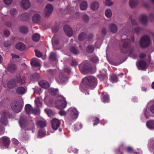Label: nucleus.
<instances>
[{
	"instance_id": "24",
	"label": "nucleus",
	"mask_w": 154,
	"mask_h": 154,
	"mask_svg": "<svg viewBox=\"0 0 154 154\" xmlns=\"http://www.w3.org/2000/svg\"><path fill=\"white\" fill-rule=\"evenodd\" d=\"M16 48L20 50H23L26 49V47L24 44L20 42L17 43L16 45Z\"/></svg>"
},
{
	"instance_id": "28",
	"label": "nucleus",
	"mask_w": 154,
	"mask_h": 154,
	"mask_svg": "<svg viewBox=\"0 0 154 154\" xmlns=\"http://www.w3.org/2000/svg\"><path fill=\"white\" fill-rule=\"evenodd\" d=\"M59 77L60 82H65L67 80V78L62 73H60L59 74Z\"/></svg>"
},
{
	"instance_id": "5",
	"label": "nucleus",
	"mask_w": 154,
	"mask_h": 154,
	"mask_svg": "<svg viewBox=\"0 0 154 154\" xmlns=\"http://www.w3.org/2000/svg\"><path fill=\"white\" fill-rule=\"evenodd\" d=\"M150 42L149 37L144 36L142 37L140 40V45L142 47H146L148 46Z\"/></svg>"
},
{
	"instance_id": "56",
	"label": "nucleus",
	"mask_w": 154,
	"mask_h": 154,
	"mask_svg": "<svg viewBox=\"0 0 154 154\" xmlns=\"http://www.w3.org/2000/svg\"><path fill=\"white\" fill-rule=\"evenodd\" d=\"M94 125H97L99 122V120L98 118L96 117L95 118V119L94 120Z\"/></svg>"
},
{
	"instance_id": "20",
	"label": "nucleus",
	"mask_w": 154,
	"mask_h": 154,
	"mask_svg": "<svg viewBox=\"0 0 154 154\" xmlns=\"http://www.w3.org/2000/svg\"><path fill=\"white\" fill-rule=\"evenodd\" d=\"M110 31L113 33H116L118 31L117 26L114 24H111L109 26Z\"/></svg>"
},
{
	"instance_id": "18",
	"label": "nucleus",
	"mask_w": 154,
	"mask_h": 154,
	"mask_svg": "<svg viewBox=\"0 0 154 154\" xmlns=\"http://www.w3.org/2000/svg\"><path fill=\"white\" fill-rule=\"evenodd\" d=\"M17 85V83L14 80L9 81L7 84L8 88L10 89L13 88Z\"/></svg>"
},
{
	"instance_id": "8",
	"label": "nucleus",
	"mask_w": 154,
	"mask_h": 154,
	"mask_svg": "<svg viewBox=\"0 0 154 154\" xmlns=\"http://www.w3.org/2000/svg\"><path fill=\"white\" fill-rule=\"evenodd\" d=\"M129 40L128 39H126L125 40H123L122 42V50L123 49H125V51H123V50L122 52L124 53H126L128 51L129 48Z\"/></svg>"
},
{
	"instance_id": "57",
	"label": "nucleus",
	"mask_w": 154,
	"mask_h": 154,
	"mask_svg": "<svg viewBox=\"0 0 154 154\" xmlns=\"http://www.w3.org/2000/svg\"><path fill=\"white\" fill-rule=\"evenodd\" d=\"M11 55L12 56V58L13 59L15 60L16 59L19 58V57L18 55H16L14 54H11Z\"/></svg>"
},
{
	"instance_id": "64",
	"label": "nucleus",
	"mask_w": 154,
	"mask_h": 154,
	"mask_svg": "<svg viewBox=\"0 0 154 154\" xmlns=\"http://www.w3.org/2000/svg\"><path fill=\"white\" fill-rule=\"evenodd\" d=\"M102 32L103 34L105 35L106 33V30L105 28H103L102 29Z\"/></svg>"
},
{
	"instance_id": "2",
	"label": "nucleus",
	"mask_w": 154,
	"mask_h": 154,
	"mask_svg": "<svg viewBox=\"0 0 154 154\" xmlns=\"http://www.w3.org/2000/svg\"><path fill=\"white\" fill-rule=\"evenodd\" d=\"M9 114L8 111L4 110L1 113V117L0 118V123L4 125H6L8 124L7 116Z\"/></svg>"
},
{
	"instance_id": "40",
	"label": "nucleus",
	"mask_w": 154,
	"mask_h": 154,
	"mask_svg": "<svg viewBox=\"0 0 154 154\" xmlns=\"http://www.w3.org/2000/svg\"><path fill=\"white\" fill-rule=\"evenodd\" d=\"M55 35H54V37L52 39V44L53 46L55 45H57L59 43V41L57 39L55 38Z\"/></svg>"
},
{
	"instance_id": "30",
	"label": "nucleus",
	"mask_w": 154,
	"mask_h": 154,
	"mask_svg": "<svg viewBox=\"0 0 154 154\" xmlns=\"http://www.w3.org/2000/svg\"><path fill=\"white\" fill-rule=\"evenodd\" d=\"M137 0H130L129 5L130 8H133L137 6Z\"/></svg>"
},
{
	"instance_id": "23",
	"label": "nucleus",
	"mask_w": 154,
	"mask_h": 154,
	"mask_svg": "<svg viewBox=\"0 0 154 154\" xmlns=\"http://www.w3.org/2000/svg\"><path fill=\"white\" fill-rule=\"evenodd\" d=\"M99 4L97 2H94L91 3V9L94 11L97 10L99 7Z\"/></svg>"
},
{
	"instance_id": "12",
	"label": "nucleus",
	"mask_w": 154,
	"mask_h": 154,
	"mask_svg": "<svg viewBox=\"0 0 154 154\" xmlns=\"http://www.w3.org/2000/svg\"><path fill=\"white\" fill-rule=\"evenodd\" d=\"M10 140L7 137H3L0 138V144H3L5 146H8L10 144Z\"/></svg>"
},
{
	"instance_id": "25",
	"label": "nucleus",
	"mask_w": 154,
	"mask_h": 154,
	"mask_svg": "<svg viewBox=\"0 0 154 154\" xmlns=\"http://www.w3.org/2000/svg\"><path fill=\"white\" fill-rule=\"evenodd\" d=\"M146 125L147 127L150 129H152L154 128V120H150L147 122Z\"/></svg>"
},
{
	"instance_id": "3",
	"label": "nucleus",
	"mask_w": 154,
	"mask_h": 154,
	"mask_svg": "<svg viewBox=\"0 0 154 154\" xmlns=\"http://www.w3.org/2000/svg\"><path fill=\"white\" fill-rule=\"evenodd\" d=\"M54 9L53 6L51 4H48L46 5L44 9V13L45 17H49L52 13Z\"/></svg>"
},
{
	"instance_id": "54",
	"label": "nucleus",
	"mask_w": 154,
	"mask_h": 154,
	"mask_svg": "<svg viewBox=\"0 0 154 154\" xmlns=\"http://www.w3.org/2000/svg\"><path fill=\"white\" fill-rule=\"evenodd\" d=\"M141 30L142 29L141 28L138 27H137L134 28V32L137 33L141 31Z\"/></svg>"
},
{
	"instance_id": "46",
	"label": "nucleus",
	"mask_w": 154,
	"mask_h": 154,
	"mask_svg": "<svg viewBox=\"0 0 154 154\" xmlns=\"http://www.w3.org/2000/svg\"><path fill=\"white\" fill-rule=\"evenodd\" d=\"M32 79L33 80H38L39 77V75L36 73L33 74L32 75Z\"/></svg>"
},
{
	"instance_id": "11",
	"label": "nucleus",
	"mask_w": 154,
	"mask_h": 154,
	"mask_svg": "<svg viewBox=\"0 0 154 154\" xmlns=\"http://www.w3.org/2000/svg\"><path fill=\"white\" fill-rule=\"evenodd\" d=\"M52 128L55 130H57L60 126V122L57 119H53L51 122Z\"/></svg>"
},
{
	"instance_id": "29",
	"label": "nucleus",
	"mask_w": 154,
	"mask_h": 154,
	"mask_svg": "<svg viewBox=\"0 0 154 154\" xmlns=\"http://www.w3.org/2000/svg\"><path fill=\"white\" fill-rule=\"evenodd\" d=\"M29 15L27 13L23 14L20 15V19L23 21H26L29 18Z\"/></svg>"
},
{
	"instance_id": "19",
	"label": "nucleus",
	"mask_w": 154,
	"mask_h": 154,
	"mask_svg": "<svg viewBox=\"0 0 154 154\" xmlns=\"http://www.w3.org/2000/svg\"><path fill=\"white\" fill-rule=\"evenodd\" d=\"M26 90L23 87L17 88L16 90L17 93L19 94L23 95L26 92Z\"/></svg>"
},
{
	"instance_id": "48",
	"label": "nucleus",
	"mask_w": 154,
	"mask_h": 154,
	"mask_svg": "<svg viewBox=\"0 0 154 154\" xmlns=\"http://www.w3.org/2000/svg\"><path fill=\"white\" fill-rule=\"evenodd\" d=\"M10 13L11 15L14 16L17 14V12L15 9H12L10 11Z\"/></svg>"
},
{
	"instance_id": "44",
	"label": "nucleus",
	"mask_w": 154,
	"mask_h": 154,
	"mask_svg": "<svg viewBox=\"0 0 154 154\" xmlns=\"http://www.w3.org/2000/svg\"><path fill=\"white\" fill-rule=\"evenodd\" d=\"M91 60L93 63H97L99 61L98 57L95 56L92 57L91 58Z\"/></svg>"
},
{
	"instance_id": "32",
	"label": "nucleus",
	"mask_w": 154,
	"mask_h": 154,
	"mask_svg": "<svg viewBox=\"0 0 154 154\" xmlns=\"http://www.w3.org/2000/svg\"><path fill=\"white\" fill-rule=\"evenodd\" d=\"M40 19V15L38 14H35L33 16L32 20L33 22L36 23Z\"/></svg>"
},
{
	"instance_id": "47",
	"label": "nucleus",
	"mask_w": 154,
	"mask_h": 154,
	"mask_svg": "<svg viewBox=\"0 0 154 154\" xmlns=\"http://www.w3.org/2000/svg\"><path fill=\"white\" fill-rule=\"evenodd\" d=\"M114 2L111 0H106L105 4L106 5L110 6L113 5Z\"/></svg>"
},
{
	"instance_id": "22",
	"label": "nucleus",
	"mask_w": 154,
	"mask_h": 154,
	"mask_svg": "<svg viewBox=\"0 0 154 154\" xmlns=\"http://www.w3.org/2000/svg\"><path fill=\"white\" fill-rule=\"evenodd\" d=\"M40 86L42 88L46 89L48 88L49 85L48 83L45 80H43L40 82L39 83Z\"/></svg>"
},
{
	"instance_id": "21",
	"label": "nucleus",
	"mask_w": 154,
	"mask_h": 154,
	"mask_svg": "<svg viewBox=\"0 0 154 154\" xmlns=\"http://www.w3.org/2000/svg\"><path fill=\"white\" fill-rule=\"evenodd\" d=\"M30 63L32 66L38 67L40 66V61L36 58L32 59L31 60Z\"/></svg>"
},
{
	"instance_id": "52",
	"label": "nucleus",
	"mask_w": 154,
	"mask_h": 154,
	"mask_svg": "<svg viewBox=\"0 0 154 154\" xmlns=\"http://www.w3.org/2000/svg\"><path fill=\"white\" fill-rule=\"evenodd\" d=\"M35 53L36 56L38 57H41L42 56V53L38 51L35 50Z\"/></svg>"
},
{
	"instance_id": "59",
	"label": "nucleus",
	"mask_w": 154,
	"mask_h": 154,
	"mask_svg": "<svg viewBox=\"0 0 154 154\" xmlns=\"http://www.w3.org/2000/svg\"><path fill=\"white\" fill-rule=\"evenodd\" d=\"M59 113V114H60V115L61 116L65 115L66 114V112L64 110H62L60 111Z\"/></svg>"
},
{
	"instance_id": "14",
	"label": "nucleus",
	"mask_w": 154,
	"mask_h": 154,
	"mask_svg": "<svg viewBox=\"0 0 154 154\" xmlns=\"http://www.w3.org/2000/svg\"><path fill=\"white\" fill-rule=\"evenodd\" d=\"M136 65L139 69H143L146 68V63L144 61L139 60L137 62Z\"/></svg>"
},
{
	"instance_id": "36",
	"label": "nucleus",
	"mask_w": 154,
	"mask_h": 154,
	"mask_svg": "<svg viewBox=\"0 0 154 154\" xmlns=\"http://www.w3.org/2000/svg\"><path fill=\"white\" fill-rule=\"evenodd\" d=\"M19 31L20 32L25 34L28 32V30L27 27L24 26H22L20 27Z\"/></svg>"
},
{
	"instance_id": "33",
	"label": "nucleus",
	"mask_w": 154,
	"mask_h": 154,
	"mask_svg": "<svg viewBox=\"0 0 154 154\" xmlns=\"http://www.w3.org/2000/svg\"><path fill=\"white\" fill-rule=\"evenodd\" d=\"M86 51L88 53H92L94 50V47L92 45H88L86 47Z\"/></svg>"
},
{
	"instance_id": "60",
	"label": "nucleus",
	"mask_w": 154,
	"mask_h": 154,
	"mask_svg": "<svg viewBox=\"0 0 154 154\" xmlns=\"http://www.w3.org/2000/svg\"><path fill=\"white\" fill-rule=\"evenodd\" d=\"M150 111L154 114V105L151 106L150 107Z\"/></svg>"
},
{
	"instance_id": "10",
	"label": "nucleus",
	"mask_w": 154,
	"mask_h": 154,
	"mask_svg": "<svg viewBox=\"0 0 154 154\" xmlns=\"http://www.w3.org/2000/svg\"><path fill=\"white\" fill-rule=\"evenodd\" d=\"M30 3L29 0H22L20 2V5L23 9H28L30 6Z\"/></svg>"
},
{
	"instance_id": "38",
	"label": "nucleus",
	"mask_w": 154,
	"mask_h": 154,
	"mask_svg": "<svg viewBox=\"0 0 154 154\" xmlns=\"http://www.w3.org/2000/svg\"><path fill=\"white\" fill-rule=\"evenodd\" d=\"M49 59L52 60H54L56 59V55L55 53L54 52H51L50 55Z\"/></svg>"
},
{
	"instance_id": "9",
	"label": "nucleus",
	"mask_w": 154,
	"mask_h": 154,
	"mask_svg": "<svg viewBox=\"0 0 154 154\" xmlns=\"http://www.w3.org/2000/svg\"><path fill=\"white\" fill-rule=\"evenodd\" d=\"M12 109L15 112L18 113L20 112L21 110V106L17 102L12 103L11 105Z\"/></svg>"
},
{
	"instance_id": "7",
	"label": "nucleus",
	"mask_w": 154,
	"mask_h": 154,
	"mask_svg": "<svg viewBox=\"0 0 154 154\" xmlns=\"http://www.w3.org/2000/svg\"><path fill=\"white\" fill-rule=\"evenodd\" d=\"M79 67L82 72L85 73L88 71L90 66L88 63L86 61H85L81 63L79 66Z\"/></svg>"
},
{
	"instance_id": "13",
	"label": "nucleus",
	"mask_w": 154,
	"mask_h": 154,
	"mask_svg": "<svg viewBox=\"0 0 154 154\" xmlns=\"http://www.w3.org/2000/svg\"><path fill=\"white\" fill-rule=\"evenodd\" d=\"M70 111V116L72 119H76L78 116V112L77 109L74 107L70 108L69 109Z\"/></svg>"
},
{
	"instance_id": "50",
	"label": "nucleus",
	"mask_w": 154,
	"mask_h": 154,
	"mask_svg": "<svg viewBox=\"0 0 154 154\" xmlns=\"http://www.w3.org/2000/svg\"><path fill=\"white\" fill-rule=\"evenodd\" d=\"M3 1L6 5H9L12 3L13 0H3Z\"/></svg>"
},
{
	"instance_id": "45",
	"label": "nucleus",
	"mask_w": 154,
	"mask_h": 154,
	"mask_svg": "<svg viewBox=\"0 0 154 154\" xmlns=\"http://www.w3.org/2000/svg\"><path fill=\"white\" fill-rule=\"evenodd\" d=\"M71 51L74 54H77L79 53V51L74 47H72L71 48Z\"/></svg>"
},
{
	"instance_id": "62",
	"label": "nucleus",
	"mask_w": 154,
	"mask_h": 154,
	"mask_svg": "<svg viewBox=\"0 0 154 154\" xmlns=\"http://www.w3.org/2000/svg\"><path fill=\"white\" fill-rule=\"evenodd\" d=\"M4 128H3L0 125V133L3 134L4 132Z\"/></svg>"
},
{
	"instance_id": "26",
	"label": "nucleus",
	"mask_w": 154,
	"mask_h": 154,
	"mask_svg": "<svg viewBox=\"0 0 154 154\" xmlns=\"http://www.w3.org/2000/svg\"><path fill=\"white\" fill-rule=\"evenodd\" d=\"M17 83L22 84L25 83V79L24 77L19 76L17 77Z\"/></svg>"
},
{
	"instance_id": "53",
	"label": "nucleus",
	"mask_w": 154,
	"mask_h": 154,
	"mask_svg": "<svg viewBox=\"0 0 154 154\" xmlns=\"http://www.w3.org/2000/svg\"><path fill=\"white\" fill-rule=\"evenodd\" d=\"M82 128V125L80 124L79 125H75V131H76L77 130H79L80 129Z\"/></svg>"
},
{
	"instance_id": "27",
	"label": "nucleus",
	"mask_w": 154,
	"mask_h": 154,
	"mask_svg": "<svg viewBox=\"0 0 154 154\" xmlns=\"http://www.w3.org/2000/svg\"><path fill=\"white\" fill-rule=\"evenodd\" d=\"M87 6V3L86 1H83L80 3V8L83 11L86 9Z\"/></svg>"
},
{
	"instance_id": "6",
	"label": "nucleus",
	"mask_w": 154,
	"mask_h": 154,
	"mask_svg": "<svg viewBox=\"0 0 154 154\" xmlns=\"http://www.w3.org/2000/svg\"><path fill=\"white\" fill-rule=\"evenodd\" d=\"M25 109L26 113L29 114L32 113L33 114H36L38 112V111L37 109H33L32 106L29 104L26 105Z\"/></svg>"
},
{
	"instance_id": "58",
	"label": "nucleus",
	"mask_w": 154,
	"mask_h": 154,
	"mask_svg": "<svg viewBox=\"0 0 154 154\" xmlns=\"http://www.w3.org/2000/svg\"><path fill=\"white\" fill-rule=\"evenodd\" d=\"M127 151L129 152L132 153L133 152V149L132 147H129L127 148Z\"/></svg>"
},
{
	"instance_id": "16",
	"label": "nucleus",
	"mask_w": 154,
	"mask_h": 154,
	"mask_svg": "<svg viewBox=\"0 0 154 154\" xmlns=\"http://www.w3.org/2000/svg\"><path fill=\"white\" fill-rule=\"evenodd\" d=\"M140 22L143 25H146L148 22V19L146 16L145 14L141 15L139 18Z\"/></svg>"
},
{
	"instance_id": "43",
	"label": "nucleus",
	"mask_w": 154,
	"mask_h": 154,
	"mask_svg": "<svg viewBox=\"0 0 154 154\" xmlns=\"http://www.w3.org/2000/svg\"><path fill=\"white\" fill-rule=\"evenodd\" d=\"M35 102L37 106H38V107H41L42 104L41 102L40 101L39 98H36L35 100Z\"/></svg>"
},
{
	"instance_id": "42",
	"label": "nucleus",
	"mask_w": 154,
	"mask_h": 154,
	"mask_svg": "<svg viewBox=\"0 0 154 154\" xmlns=\"http://www.w3.org/2000/svg\"><path fill=\"white\" fill-rule=\"evenodd\" d=\"M102 100L104 103L109 102V100L108 96L107 95H105L103 98Z\"/></svg>"
},
{
	"instance_id": "31",
	"label": "nucleus",
	"mask_w": 154,
	"mask_h": 154,
	"mask_svg": "<svg viewBox=\"0 0 154 154\" xmlns=\"http://www.w3.org/2000/svg\"><path fill=\"white\" fill-rule=\"evenodd\" d=\"M8 69L10 72H13L16 70V66L14 64H9L8 66Z\"/></svg>"
},
{
	"instance_id": "49",
	"label": "nucleus",
	"mask_w": 154,
	"mask_h": 154,
	"mask_svg": "<svg viewBox=\"0 0 154 154\" xmlns=\"http://www.w3.org/2000/svg\"><path fill=\"white\" fill-rule=\"evenodd\" d=\"M83 19L85 22H87L89 20L88 16L86 14H84L83 17Z\"/></svg>"
},
{
	"instance_id": "63",
	"label": "nucleus",
	"mask_w": 154,
	"mask_h": 154,
	"mask_svg": "<svg viewBox=\"0 0 154 154\" xmlns=\"http://www.w3.org/2000/svg\"><path fill=\"white\" fill-rule=\"evenodd\" d=\"M12 142L15 145H17L18 143V141L17 140L14 139L13 140Z\"/></svg>"
},
{
	"instance_id": "39",
	"label": "nucleus",
	"mask_w": 154,
	"mask_h": 154,
	"mask_svg": "<svg viewBox=\"0 0 154 154\" xmlns=\"http://www.w3.org/2000/svg\"><path fill=\"white\" fill-rule=\"evenodd\" d=\"M45 111L49 116L52 117L53 116V113L51 110L46 108L45 109Z\"/></svg>"
},
{
	"instance_id": "37",
	"label": "nucleus",
	"mask_w": 154,
	"mask_h": 154,
	"mask_svg": "<svg viewBox=\"0 0 154 154\" xmlns=\"http://www.w3.org/2000/svg\"><path fill=\"white\" fill-rule=\"evenodd\" d=\"M105 14L106 16L108 18H109L112 16V12L110 9H107L105 12Z\"/></svg>"
},
{
	"instance_id": "17",
	"label": "nucleus",
	"mask_w": 154,
	"mask_h": 154,
	"mask_svg": "<svg viewBox=\"0 0 154 154\" xmlns=\"http://www.w3.org/2000/svg\"><path fill=\"white\" fill-rule=\"evenodd\" d=\"M47 123L45 120H38L36 122V125L38 127L43 128L46 126Z\"/></svg>"
},
{
	"instance_id": "61",
	"label": "nucleus",
	"mask_w": 154,
	"mask_h": 154,
	"mask_svg": "<svg viewBox=\"0 0 154 154\" xmlns=\"http://www.w3.org/2000/svg\"><path fill=\"white\" fill-rule=\"evenodd\" d=\"M4 34L6 36H8L9 35L10 32L9 31L7 30H6L4 32Z\"/></svg>"
},
{
	"instance_id": "15",
	"label": "nucleus",
	"mask_w": 154,
	"mask_h": 154,
	"mask_svg": "<svg viewBox=\"0 0 154 154\" xmlns=\"http://www.w3.org/2000/svg\"><path fill=\"white\" fill-rule=\"evenodd\" d=\"M63 29L67 35L69 37L72 36L73 34V31L72 29L69 26L67 25L65 26Z\"/></svg>"
},
{
	"instance_id": "4",
	"label": "nucleus",
	"mask_w": 154,
	"mask_h": 154,
	"mask_svg": "<svg viewBox=\"0 0 154 154\" xmlns=\"http://www.w3.org/2000/svg\"><path fill=\"white\" fill-rule=\"evenodd\" d=\"M55 105L57 108L63 109L66 107L67 103L65 99H64L63 100L58 99L56 101Z\"/></svg>"
},
{
	"instance_id": "35",
	"label": "nucleus",
	"mask_w": 154,
	"mask_h": 154,
	"mask_svg": "<svg viewBox=\"0 0 154 154\" xmlns=\"http://www.w3.org/2000/svg\"><path fill=\"white\" fill-rule=\"evenodd\" d=\"M87 35L84 32L80 33L78 36V39L79 40H83L86 38Z\"/></svg>"
},
{
	"instance_id": "34",
	"label": "nucleus",
	"mask_w": 154,
	"mask_h": 154,
	"mask_svg": "<svg viewBox=\"0 0 154 154\" xmlns=\"http://www.w3.org/2000/svg\"><path fill=\"white\" fill-rule=\"evenodd\" d=\"M40 35L37 33L34 34L32 36L33 40L35 42L38 41L40 39Z\"/></svg>"
},
{
	"instance_id": "55",
	"label": "nucleus",
	"mask_w": 154,
	"mask_h": 154,
	"mask_svg": "<svg viewBox=\"0 0 154 154\" xmlns=\"http://www.w3.org/2000/svg\"><path fill=\"white\" fill-rule=\"evenodd\" d=\"M139 57L140 59H143L146 57V55L144 53H142L140 54Z\"/></svg>"
},
{
	"instance_id": "41",
	"label": "nucleus",
	"mask_w": 154,
	"mask_h": 154,
	"mask_svg": "<svg viewBox=\"0 0 154 154\" xmlns=\"http://www.w3.org/2000/svg\"><path fill=\"white\" fill-rule=\"evenodd\" d=\"M110 80L113 82H117L118 81V78L116 75L115 74H113L111 76Z\"/></svg>"
},
{
	"instance_id": "1",
	"label": "nucleus",
	"mask_w": 154,
	"mask_h": 154,
	"mask_svg": "<svg viewBox=\"0 0 154 154\" xmlns=\"http://www.w3.org/2000/svg\"><path fill=\"white\" fill-rule=\"evenodd\" d=\"M85 86L90 88H94L97 85V78L93 76L85 77L82 80Z\"/></svg>"
},
{
	"instance_id": "51",
	"label": "nucleus",
	"mask_w": 154,
	"mask_h": 154,
	"mask_svg": "<svg viewBox=\"0 0 154 154\" xmlns=\"http://www.w3.org/2000/svg\"><path fill=\"white\" fill-rule=\"evenodd\" d=\"M78 64V62L75 60L72 59V60L71 65L72 66H75Z\"/></svg>"
}]
</instances>
